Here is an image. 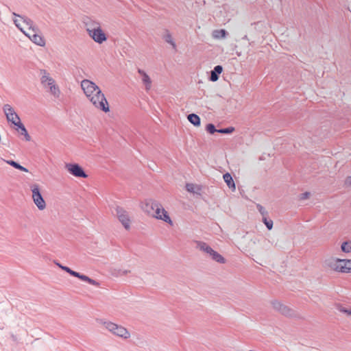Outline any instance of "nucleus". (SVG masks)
Instances as JSON below:
<instances>
[{"instance_id": "1", "label": "nucleus", "mask_w": 351, "mask_h": 351, "mask_svg": "<svg viewBox=\"0 0 351 351\" xmlns=\"http://www.w3.org/2000/svg\"><path fill=\"white\" fill-rule=\"evenodd\" d=\"M81 88L95 108L105 112L110 111L105 95L94 82L88 80H83L81 82Z\"/></svg>"}, {"instance_id": "2", "label": "nucleus", "mask_w": 351, "mask_h": 351, "mask_svg": "<svg viewBox=\"0 0 351 351\" xmlns=\"http://www.w3.org/2000/svg\"><path fill=\"white\" fill-rule=\"evenodd\" d=\"M145 209H146V210L148 213H150V210H153L154 212V216L156 218L163 220L164 221L169 224H172V221L170 217L169 216L167 212L164 209L162 206L158 202L152 199L149 200L145 204Z\"/></svg>"}, {"instance_id": "3", "label": "nucleus", "mask_w": 351, "mask_h": 351, "mask_svg": "<svg viewBox=\"0 0 351 351\" xmlns=\"http://www.w3.org/2000/svg\"><path fill=\"white\" fill-rule=\"evenodd\" d=\"M101 323L104 325L106 329L118 337L123 339H128L130 337L128 330L121 326H119L111 322L101 321Z\"/></svg>"}, {"instance_id": "4", "label": "nucleus", "mask_w": 351, "mask_h": 351, "mask_svg": "<svg viewBox=\"0 0 351 351\" xmlns=\"http://www.w3.org/2000/svg\"><path fill=\"white\" fill-rule=\"evenodd\" d=\"M330 265L335 270L343 273L351 272V260L347 259H336L332 260Z\"/></svg>"}, {"instance_id": "5", "label": "nucleus", "mask_w": 351, "mask_h": 351, "mask_svg": "<svg viewBox=\"0 0 351 351\" xmlns=\"http://www.w3.org/2000/svg\"><path fill=\"white\" fill-rule=\"evenodd\" d=\"M271 305L274 310L279 312L282 315L287 317H294L295 313L293 309L291 308L288 306L282 304L280 302L274 300L271 302Z\"/></svg>"}, {"instance_id": "6", "label": "nucleus", "mask_w": 351, "mask_h": 351, "mask_svg": "<svg viewBox=\"0 0 351 351\" xmlns=\"http://www.w3.org/2000/svg\"><path fill=\"white\" fill-rule=\"evenodd\" d=\"M3 111L6 117L7 121L11 122L15 126L18 125L17 121H21L19 116L10 104H5L3 106Z\"/></svg>"}, {"instance_id": "7", "label": "nucleus", "mask_w": 351, "mask_h": 351, "mask_svg": "<svg viewBox=\"0 0 351 351\" xmlns=\"http://www.w3.org/2000/svg\"><path fill=\"white\" fill-rule=\"evenodd\" d=\"M65 169L75 177L83 178L88 177L83 168L77 163H66Z\"/></svg>"}, {"instance_id": "8", "label": "nucleus", "mask_w": 351, "mask_h": 351, "mask_svg": "<svg viewBox=\"0 0 351 351\" xmlns=\"http://www.w3.org/2000/svg\"><path fill=\"white\" fill-rule=\"evenodd\" d=\"M32 191V198L34 204L40 210H44L46 207L45 202L40 192V189L37 185H34Z\"/></svg>"}, {"instance_id": "9", "label": "nucleus", "mask_w": 351, "mask_h": 351, "mask_svg": "<svg viewBox=\"0 0 351 351\" xmlns=\"http://www.w3.org/2000/svg\"><path fill=\"white\" fill-rule=\"evenodd\" d=\"M115 215L117 216L119 221L122 223L124 228L126 230L130 228V220L128 217L127 211H125L123 208L117 206L115 208Z\"/></svg>"}, {"instance_id": "10", "label": "nucleus", "mask_w": 351, "mask_h": 351, "mask_svg": "<svg viewBox=\"0 0 351 351\" xmlns=\"http://www.w3.org/2000/svg\"><path fill=\"white\" fill-rule=\"evenodd\" d=\"M90 37H91L96 43H102L106 40L107 37L104 32L101 29L100 26H97V29L90 30Z\"/></svg>"}, {"instance_id": "11", "label": "nucleus", "mask_w": 351, "mask_h": 351, "mask_svg": "<svg viewBox=\"0 0 351 351\" xmlns=\"http://www.w3.org/2000/svg\"><path fill=\"white\" fill-rule=\"evenodd\" d=\"M68 274H69L72 276L78 278L79 279H80L83 281L87 282L88 283H89L90 285H93L95 286L99 285V283L97 281L89 278L88 276H87L86 275H84L79 272L75 271L72 270L71 269H69V271H68Z\"/></svg>"}, {"instance_id": "12", "label": "nucleus", "mask_w": 351, "mask_h": 351, "mask_svg": "<svg viewBox=\"0 0 351 351\" xmlns=\"http://www.w3.org/2000/svg\"><path fill=\"white\" fill-rule=\"evenodd\" d=\"M14 25L17 27L19 29H20L25 35H26L29 38L32 37L33 34V31L36 33L38 31V29L36 26H32V27L28 28V32H25L23 29V27L21 26V24L19 23L18 19H13Z\"/></svg>"}, {"instance_id": "13", "label": "nucleus", "mask_w": 351, "mask_h": 351, "mask_svg": "<svg viewBox=\"0 0 351 351\" xmlns=\"http://www.w3.org/2000/svg\"><path fill=\"white\" fill-rule=\"evenodd\" d=\"M40 74L42 75L40 82L43 86H48V85L55 83L54 80L49 76V74L46 70H40Z\"/></svg>"}, {"instance_id": "14", "label": "nucleus", "mask_w": 351, "mask_h": 351, "mask_svg": "<svg viewBox=\"0 0 351 351\" xmlns=\"http://www.w3.org/2000/svg\"><path fill=\"white\" fill-rule=\"evenodd\" d=\"M223 71V67L221 65H217L210 72L209 80L211 82H216L219 80V75Z\"/></svg>"}, {"instance_id": "15", "label": "nucleus", "mask_w": 351, "mask_h": 351, "mask_svg": "<svg viewBox=\"0 0 351 351\" xmlns=\"http://www.w3.org/2000/svg\"><path fill=\"white\" fill-rule=\"evenodd\" d=\"M138 73L141 75L142 77V82L145 86L146 90H149L152 85V80L149 75L142 69H138Z\"/></svg>"}, {"instance_id": "16", "label": "nucleus", "mask_w": 351, "mask_h": 351, "mask_svg": "<svg viewBox=\"0 0 351 351\" xmlns=\"http://www.w3.org/2000/svg\"><path fill=\"white\" fill-rule=\"evenodd\" d=\"M36 45L43 47L45 45V40L43 36L33 31V34L29 38Z\"/></svg>"}, {"instance_id": "17", "label": "nucleus", "mask_w": 351, "mask_h": 351, "mask_svg": "<svg viewBox=\"0 0 351 351\" xmlns=\"http://www.w3.org/2000/svg\"><path fill=\"white\" fill-rule=\"evenodd\" d=\"M196 248L199 249V250L209 254L210 252H213V249L205 242L200 241H196Z\"/></svg>"}, {"instance_id": "18", "label": "nucleus", "mask_w": 351, "mask_h": 351, "mask_svg": "<svg viewBox=\"0 0 351 351\" xmlns=\"http://www.w3.org/2000/svg\"><path fill=\"white\" fill-rule=\"evenodd\" d=\"M12 14L15 17L20 18L23 21V23L27 27V29L29 27L31 28V27H32V26H34V22L29 18H28V17H27L25 16H22V15H20L19 14H16V12H12Z\"/></svg>"}, {"instance_id": "19", "label": "nucleus", "mask_w": 351, "mask_h": 351, "mask_svg": "<svg viewBox=\"0 0 351 351\" xmlns=\"http://www.w3.org/2000/svg\"><path fill=\"white\" fill-rule=\"evenodd\" d=\"M224 182L227 184L228 186L230 189H235V184L232 179V176L229 173H226L223 176Z\"/></svg>"}, {"instance_id": "20", "label": "nucleus", "mask_w": 351, "mask_h": 351, "mask_svg": "<svg viewBox=\"0 0 351 351\" xmlns=\"http://www.w3.org/2000/svg\"><path fill=\"white\" fill-rule=\"evenodd\" d=\"M188 120L195 126H199L201 124V119L196 114H189L187 117Z\"/></svg>"}, {"instance_id": "21", "label": "nucleus", "mask_w": 351, "mask_h": 351, "mask_svg": "<svg viewBox=\"0 0 351 351\" xmlns=\"http://www.w3.org/2000/svg\"><path fill=\"white\" fill-rule=\"evenodd\" d=\"M209 255L211 256L213 260L215 261L217 263H225V258L219 254L217 252L213 250V252H210Z\"/></svg>"}, {"instance_id": "22", "label": "nucleus", "mask_w": 351, "mask_h": 351, "mask_svg": "<svg viewBox=\"0 0 351 351\" xmlns=\"http://www.w3.org/2000/svg\"><path fill=\"white\" fill-rule=\"evenodd\" d=\"M49 88V92L50 93L53 95L56 98H58L60 95V90L58 86L55 84V83H53L52 84L48 85Z\"/></svg>"}, {"instance_id": "23", "label": "nucleus", "mask_w": 351, "mask_h": 351, "mask_svg": "<svg viewBox=\"0 0 351 351\" xmlns=\"http://www.w3.org/2000/svg\"><path fill=\"white\" fill-rule=\"evenodd\" d=\"M163 38L165 40V42L171 45L173 49H176V43H174L171 34L167 29L165 30V34L163 36Z\"/></svg>"}, {"instance_id": "24", "label": "nucleus", "mask_w": 351, "mask_h": 351, "mask_svg": "<svg viewBox=\"0 0 351 351\" xmlns=\"http://www.w3.org/2000/svg\"><path fill=\"white\" fill-rule=\"evenodd\" d=\"M86 31L88 32V35L90 34V30L93 31V29H97V26H100L99 24L95 21H88L86 23Z\"/></svg>"}, {"instance_id": "25", "label": "nucleus", "mask_w": 351, "mask_h": 351, "mask_svg": "<svg viewBox=\"0 0 351 351\" xmlns=\"http://www.w3.org/2000/svg\"><path fill=\"white\" fill-rule=\"evenodd\" d=\"M227 34L225 29L215 30L213 32V36L216 38H224Z\"/></svg>"}, {"instance_id": "26", "label": "nucleus", "mask_w": 351, "mask_h": 351, "mask_svg": "<svg viewBox=\"0 0 351 351\" xmlns=\"http://www.w3.org/2000/svg\"><path fill=\"white\" fill-rule=\"evenodd\" d=\"M341 249L343 252L348 253L351 252V241H345L341 244Z\"/></svg>"}, {"instance_id": "27", "label": "nucleus", "mask_w": 351, "mask_h": 351, "mask_svg": "<svg viewBox=\"0 0 351 351\" xmlns=\"http://www.w3.org/2000/svg\"><path fill=\"white\" fill-rule=\"evenodd\" d=\"M17 123L18 125H16L17 127V130L21 135L24 136L25 134L27 133V131L25 125L21 123V121H17Z\"/></svg>"}, {"instance_id": "28", "label": "nucleus", "mask_w": 351, "mask_h": 351, "mask_svg": "<svg viewBox=\"0 0 351 351\" xmlns=\"http://www.w3.org/2000/svg\"><path fill=\"white\" fill-rule=\"evenodd\" d=\"M206 130L211 134H213L215 132H217V129H216L215 126L213 123H208L206 126Z\"/></svg>"}, {"instance_id": "29", "label": "nucleus", "mask_w": 351, "mask_h": 351, "mask_svg": "<svg viewBox=\"0 0 351 351\" xmlns=\"http://www.w3.org/2000/svg\"><path fill=\"white\" fill-rule=\"evenodd\" d=\"M263 222L265 223L268 230H271L273 228V221L271 219H268L267 216L263 217Z\"/></svg>"}, {"instance_id": "30", "label": "nucleus", "mask_w": 351, "mask_h": 351, "mask_svg": "<svg viewBox=\"0 0 351 351\" xmlns=\"http://www.w3.org/2000/svg\"><path fill=\"white\" fill-rule=\"evenodd\" d=\"M234 130V128L233 127H228V128H226L219 129L217 130V132L220 133V134H231L232 132H233Z\"/></svg>"}, {"instance_id": "31", "label": "nucleus", "mask_w": 351, "mask_h": 351, "mask_svg": "<svg viewBox=\"0 0 351 351\" xmlns=\"http://www.w3.org/2000/svg\"><path fill=\"white\" fill-rule=\"evenodd\" d=\"M337 309L341 312V313H346L347 315H349V316H351V309H348L341 305H339L338 307H337Z\"/></svg>"}, {"instance_id": "32", "label": "nucleus", "mask_w": 351, "mask_h": 351, "mask_svg": "<svg viewBox=\"0 0 351 351\" xmlns=\"http://www.w3.org/2000/svg\"><path fill=\"white\" fill-rule=\"evenodd\" d=\"M256 207L260 213L261 214V215L263 216V217L267 215L268 213L263 206H262L260 204H257Z\"/></svg>"}, {"instance_id": "33", "label": "nucleus", "mask_w": 351, "mask_h": 351, "mask_svg": "<svg viewBox=\"0 0 351 351\" xmlns=\"http://www.w3.org/2000/svg\"><path fill=\"white\" fill-rule=\"evenodd\" d=\"M196 186L193 184L188 183L186 184V189L191 193H195Z\"/></svg>"}, {"instance_id": "34", "label": "nucleus", "mask_w": 351, "mask_h": 351, "mask_svg": "<svg viewBox=\"0 0 351 351\" xmlns=\"http://www.w3.org/2000/svg\"><path fill=\"white\" fill-rule=\"evenodd\" d=\"M5 162L8 164H9L10 165H11L12 167H14L15 169H18L20 167V164L14 161V160H5Z\"/></svg>"}, {"instance_id": "35", "label": "nucleus", "mask_w": 351, "mask_h": 351, "mask_svg": "<svg viewBox=\"0 0 351 351\" xmlns=\"http://www.w3.org/2000/svg\"><path fill=\"white\" fill-rule=\"evenodd\" d=\"M310 195H311V193L309 192H305V193L300 194V199L302 200L306 199L310 197Z\"/></svg>"}, {"instance_id": "36", "label": "nucleus", "mask_w": 351, "mask_h": 351, "mask_svg": "<svg viewBox=\"0 0 351 351\" xmlns=\"http://www.w3.org/2000/svg\"><path fill=\"white\" fill-rule=\"evenodd\" d=\"M345 184L346 186H350L351 185V176H348L346 178L345 180Z\"/></svg>"}, {"instance_id": "37", "label": "nucleus", "mask_w": 351, "mask_h": 351, "mask_svg": "<svg viewBox=\"0 0 351 351\" xmlns=\"http://www.w3.org/2000/svg\"><path fill=\"white\" fill-rule=\"evenodd\" d=\"M24 137L27 141H29L31 140V136H29L28 132L24 135Z\"/></svg>"}, {"instance_id": "38", "label": "nucleus", "mask_w": 351, "mask_h": 351, "mask_svg": "<svg viewBox=\"0 0 351 351\" xmlns=\"http://www.w3.org/2000/svg\"><path fill=\"white\" fill-rule=\"evenodd\" d=\"M19 170H21L22 171H25V172H28V169L21 165H20L19 168L18 169Z\"/></svg>"}, {"instance_id": "39", "label": "nucleus", "mask_w": 351, "mask_h": 351, "mask_svg": "<svg viewBox=\"0 0 351 351\" xmlns=\"http://www.w3.org/2000/svg\"><path fill=\"white\" fill-rule=\"evenodd\" d=\"M69 269H70V268L69 267H66V266H64V267H62V270L65 271L67 273L69 271Z\"/></svg>"}, {"instance_id": "40", "label": "nucleus", "mask_w": 351, "mask_h": 351, "mask_svg": "<svg viewBox=\"0 0 351 351\" xmlns=\"http://www.w3.org/2000/svg\"><path fill=\"white\" fill-rule=\"evenodd\" d=\"M60 268H61L62 269V267H64V266L62 265L60 263H57L56 264Z\"/></svg>"}, {"instance_id": "41", "label": "nucleus", "mask_w": 351, "mask_h": 351, "mask_svg": "<svg viewBox=\"0 0 351 351\" xmlns=\"http://www.w3.org/2000/svg\"><path fill=\"white\" fill-rule=\"evenodd\" d=\"M243 40H248L247 36V35L244 36L243 37Z\"/></svg>"}]
</instances>
